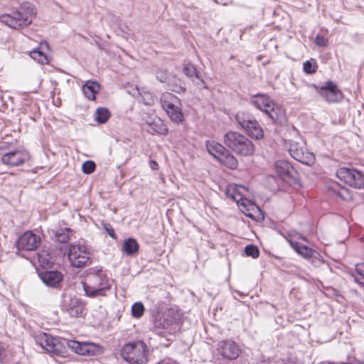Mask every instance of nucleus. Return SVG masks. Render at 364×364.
<instances>
[{"label": "nucleus", "instance_id": "20", "mask_svg": "<svg viewBox=\"0 0 364 364\" xmlns=\"http://www.w3.org/2000/svg\"><path fill=\"white\" fill-rule=\"evenodd\" d=\"M39 277L48 287L58 288L63 280V274L58 271H45L41 272Z\"/></svg>", "mask_w": 364, "mask_h": 364}, {"label": "nucleus", "instance_id": "14", "mask_svg": "<svg viewBox=\"0 0 364 364\" xmlns=\"http://www.w3.org/2000/svg\"><path fill=\"white\" fill-rule=\"evenodd\" d=\"M62 310L67 312L71 317L77 318L82 316L85 310L83 302L77 297L64 294L63 295Z\"/></svg>", "mask_w": 364, "mask_h": 364}, {"label": "nucleus", "instance_id": "15", "mask_svg": "<svg viewBox=\"0 0 364 364\" xmlns=\"http://www.w3.org/2000/svg\"><path fill=\"white\" fill-rule=\"evenodd\" d=\"M35 340L42 349L49 353L58 355L62 352L61 344L50 335L41 332L36 335Z\"/></svg>", "mask_w": 364, "mask_h": 364}, {"label": "nucleus", "instance_id": "12", "mask_svg": "<svg viewBox=\"0 0 364 364\" xmlns=\"http://www.w3.org/2000/svg\"><path fill=\"white\" fill-rule=\"evenodd\" d=\"M289 151L295 160L304 164L311 165L314 163V155L306 151L303 141H290Z\"/></svg>", "mask_w": 364, "mask_h": 364}, {"label": "nucleus", "instance_id": "13", "mask_svg": "<svg viewBox=\"0 0 364 364\" xmlns=\"http://www.w3.org/2000/svg\"><path fill=\"white\" fill-rule=\"evenodd\" d=\"M317 93L328 103H336L342 100L343 95L336 85L328 81L323 86L314 85Z\"/></svg>", "mask_w": 364, "mask_h": 364}, {"label": "nucleus", "instance_id": "41", "mask_svg": "<svg viewBox=\"0 0 364 364\" xmlns=\"http://www.w3.org/2000/svg\"><path fill=\"white\" fill-rule=\"evenodd\" d=\"M315 43L321 47H325L328 44V40L322 36L318 35L315 38Z\"/></svg>", "mask_w": 364, "mask_h": 364}, {"label": "nucleus", "instance_id": "33", "mask_svg": "<svg viewBox=\"0 0 364 364\" xmlns=\"http://www.w3.org/2000/svg\"><path fill=\"white\" fill-rule=\"evenodd\" d=\"M144 306L141 302H136L132 307V315L136 318H141L144 313Z\"/></svg>", "mask_w": 364, "mask_h": 364}, {"label": "nucleus", "instance_id": "25", "mask_svg": "<svg viewBox=\"0 0 364 364\" xmlns=\"http://www.w3.org/2000/svg\"><path fill=\"white\" fill-rule=\"evenodd\" d=\"M139 249V245L134 238H128L123 242L122 247V252L127 256H132L136 254Z\"/></svg>", "mask_w": 364, "mask_h": 364}, {"label": "nucleus", "instance_id": "18", "mask_svg": "<svg viewBox=\"0 0 364 364\" xmlns=\"http://www.w3.org/2000/svg\"><path fill=\"white\" fill-rule=\"evenodd\" d=\"M28 158L26 151L17 150L4 154L1 157L3 164L9 166H17L23 164Z\"/></svg>", "mask_w": 364, "mask_h": 364}, {"label": "nucleus", "instance_id": "44", "mask_svg": "<svg viewBox=\"0 0 364 364\" xmlns=\"http://www.w3.org/2000/svg\"><path fill=\"white\" fill-rule=\"evenodd\" d=\"M5 358V351L0 347V361H2Z\"/></svg>", "mask_w": 364, "mask_h": 364}, {"label": "nucleus", "instance_id": "2", "mask_svg": "<svg viewBox=\"0 0 364 364\" xmlns=\"http://www.w3.org/2000/svg\"><path fill=\"white\" fill-rule=\"evenodd\" d=\"M36 14L34 6L29 2H24L16 11L2 15L0 21L12 28L18 29L29 26Z\"/></svg>", "mask_w": 364, "mask_h": 364}, {"label": "nucleus", "instance_id": "32", "mask_svg": "<svg viewBox=\"0 0 364 364\" xmlns=\"http://www.w3.org/2000/svg\"><path fill=\"white\" fill-rule=\"evenodd\" d=\"M71 232V230L69 228L62 229L55 232V237L58 242L64 243L70 240Z\"/></svg>", "mask_w": 364, "mask_h": 364}, {"label": "nucleus", "instance_id": "7", "mask_svg": "<svg viewBox=\"0 0 364 364\" xmlns=\"http://www.w3.org/2000/svg\"><path fill=\"white\" fill-rule=\"evenodd\" d=\"M160 102L171 121L177 124L183 122V115L179 107V100L176 95L171 92H164Z\"/></svg>", "mask_w": 364, "mask_h": 364}, {"label": "nucleus", "instance_id": "45", "mask_svg": "<svg viewBox=\"0 0 364 364\" xmlns=\"http://www.w3.org/2000/svg\"><path fill=\"white\" fill-rule=\"evenodd\" d=\"M108 233L112 237H114V232L112 229L110 231L109 230Z\"/></svg>", "mask_w": 364, "mask_h": 364}, {"label": "nucleus", "instance_id": "24", "mask_svg": "<svg viewBox=\"0 0 364 364\" xmlns=\"http://www.w3.org/2000/svg\"><path fill=\"white\" fill-rule=\"evenodd\" d=\"M206 149L210 154L219 160L224 153H227V149L222 144L215 141H207Z\"/></svg>", "mask_w": 364, "mask_h": 364}, {"label": "nucleus", "instance_id": "17", "mask_svg": "<svg viewBox=\"0 0 364 364\" xmlns=\"http://www.w3.org/2000/svg\"><path fill=\"white\" fill-rule=\"evenodd\" d=\"M41 239L32 232H24L19 238L17 246L19 250L32 251L39 245Z\"/></svg>", "mask_w": 364, "mask_h": 364}, {"label": "nucleus", "instance_id": "39", "mask_svg": "<svg viewBox=\"0 0 364 364\" xmlns=\"http://www.w3.org/2000/svg\"><path fill=\"white\" fill-rule=\"evenodd\" d=\"M171 77L166 70H159L156 73V78L161 82L168 84V79Z\"/></svg>", "mask_w": 364, "mask_h": 364}, {"label": "nucleus", "instance_id": "35", "mask_svg": "<svg viewBox=\"0 0 364 364\" xmlns=\"http://www.w3.org/2000/svg\"><path fill=\"white\" fill-rule=\"evenodd\" d=\"M304 71L307 74H313L316 72L317 65L314 60H306L303 63Z\"/></svg>", "mask_w": 364, "mask_h": 364}, {"label": "nucleus", "instance_id": "4", "mask_svg": "<svg viewBox=\"0 0 364 364\" xmlns=\"http://www.w3.org/2000/svg\"><path fill=\"white\" fill-rule=\"evenodd\" d=\"M148 348L144 342L136 341L124 344L120 350L124 360L132 364H144L147 362Z\"/></svg>", "mask_w": 364, "mask_h": 364}, {"label": "nucleus", "instance_id": "5", "mask_svg": "<svg viewBox=\"0 0 364 364\" xmlns=\"http://www.w3.org/2000/svg\"><path fill=\"white\" fill-rule=\"evenodd\" d=\"M250 102L258 109L267 114L274 122H278L283 116L282 107L276 104L269 96L264 94L252 95Z\"/></svg>", "mask_w": 364, "mask_h": 364}, {"label": "nucleus", "instance_id": "16", "mask_svg": "<svg viewBox=\"0 0 364 364\" xmlns=\"http://www.w3.org/2000/svg\"><path fill=\"white\" fill-rule=\"evenodd\" d=\"M217 350L223 358L228 360L236 359L240 351L237 344L230 340L218 342Z\"/></svg>", "mask_w": 364, "mask_h": 364}, {"label": "nucleus", "instance_id": "29", "mask_svg": "<svg viewBox=\"0 0 364 364\" xmlns=\"http://www.w3.org/2000/svg\"><path fill=\"white\" fill-rule=\"evenodd\" d=\"M218 161L229 168L235 169L237 167V160L228 149L227 153H224Z\"/></svg>", "mask_w": 364, "mask_h": 364}, {"label": "nucleus", "instance_id": "9", "mask_svg": "<svg viewBox=\"0 0 364 364\" xmlns=\"http://www.w3.org/2000/svg\"><path fill=\"white\" fill-rule=\"evenodd\" d=\"M235 119L238 124L252 138L262 139L264 133L258 122L250 115L244 112H237Z\"/></svg>", "mask_w": 364, "mask_h": 364}, {"label": "nucleus", "instance_id": "23", "mask_svg": "<svg viewBox=\"0 0 364 364\" xmlns=\"http://www.w3.org/2000/svg\"><path fill=\"white\" fill-rule=\"evenodd\" d=\"M100 90V85L95 81L87 80L82 86V91L90 100H95V95Z\"/></svg>", "mask_w": 364, "mask_h": 364}, {"label": "nucleus", "instance_id": "40", "mask_svg": "<svg viewBox=\"0 0 364 364\" xmlns=\"http://www.w3.org/2000/svg\"><path fill=\"white\" fill-rule=\"evenodd\" d=\"M333 191L341 198L343 200H346L348 198V190L346 188H338V190H336V188H333Z\"/></svg>", "mask_w": 364, "mask_h": 364}, {"label": "nucleus", "instance_id": "3", "mask_svg": "<svg viewBox=\"0 0 364 364\" xmlns=\"http://www.w3.org/2000/svg\"><path fill=\"white\" fill-rule=\"evenodd\" d=\"M224 144L232 151L242 156L252 155L255 146L252 142L244 135L230 131L223 137Z\"/></svg>", "mask_w": 364, "mask_h": 364}, {"label": "nucleus", "instance_id": "38", "mask_svg": "<svg viewBox=\"0 0 364 364\" xmlns=\"http://www.w3.org/2000/svg\"><path fill=\"white\" fill-rule=\"evenodd\" d=\"M95 168V164L92 161H87L83 163L82 170L86 174L92 173Z\"/></svg>", "mask_w": 364, "mask_h": 364}, {"label": "nucleus", "instance_id": "36", "mask_svg": "<svg viewBox=\"0 0 364 364\" xmlns=\"http://www.w3.org/2000/svg\"><path fill=\"white\" fill-rule=\"evenodd\" d=\"M358 277H355V281L360 284L364 285V264H358L355 267Z\"/></svg>", "mask_w": 364, "mask_h": 364}, {"label": "nucleus", "instance_id": "42", "mask_svg": "<svg viewBox=\"0 0 364 364\" xmlns=\"http://www.w3.org/2000/svg\"><path fill=\"white\" fill-rule=\"evenodd\" d=\"M146 95H147V99H146V101L144 102V103L146 105H150L154 102V100L150 93H147Z\"/></svg>", "mask_w": 364, "mask_h": 364}, {"label": "nucleus", "instance_id": "21", "mask_svg": "<svg viewBox=\"0 0 364 364\" xmlns=\"http://www.w3.org/2000/svg\"><path fill=\"white\" fill-rule=\"evenodd\" d=\"M173 321L168 318H156L153 323V331L158 335L165 336L166 333H171L176 328H173Z\"/></svg>", "mask_w": 364, "mask_h": 364}, {"label": "nucleus", "instance_id": "22", "mask_svg": "<svg viewBox=\"0 0 364 364\" xmlns=\"http://www.w3.org/2000/svg\"><path fill=\"white\" fill-rule=\"evenodd\" d=\"M145 124L148 127L147 131L149 132L162 135H166L168 134V129L164 121L156 116L149 117V118L145 120Z\"/></svg>", "mask_w": 364, "mask_h": 364}, {"label": "nucleus", "instance_id": "10", "mask_svg": "<svg viewBox=\"0 0 364 364\" xmlns=\"http://www.w3.org/2000/svg\"><path fill=\"white\" fill-rule=\"evenodd\" d=\"M67 346L74 353L83 356H95L103 353L101 346L92 342L70 340L67 342Z\"/></svg>", "mask_w": 364, "mask_h": 364}, {"label": "nucleus", "instance_id": "46", "mask_svg": "<svg viewBox=\"0 0 364 364\" xmlns=\"http://www.w3.org/2000/svg\"><path fill=\"white\" fill-rule=\"evenodd\" d=\"M299 237H300V238H301L303 240H306V239H305V237H303V236H302V235H299Z\"/></svg>", "mask_w": 364, "mask_h": 364}, {"label": "nucleus", "instance_id": "6", "mask_svg": "<svg viewBox=\"0 0 364 364\" xmlns=\"http://www.w3.org/2000/svg\"><path fill=\"white\" fill-rule=\"evenodd\" d=\"M247 190L242 186L230 184L227 186L225 194L228 198L235 201L240 210L247 216L252 217L250 212L258 208L251 200L246 198Z\"/></svg>", "mask_w": 364, "mask_h": 364}, {"label": "nucleus", "instance_id": "19", "mask_svg": "<svg viewBox=\"0 0 364 364\" xmlns=\"http://www.w3.org/2000/svg\"><path fill=\"white\" fill-rule=\"evenodd\" d=\"M275 169L277 174L282 178V179L287 183H291L294 178L296 171L287 161L279 160L277 161L275 164Z\"/></svg>", "mask_w": 364, "mask_h": 364}, {"label": "nucleus", "instance_id": "31", "mask_svg": "<svg viewBox=\"0 0 364 364\" xmlns=\"http://www.w3.org/2000/svg\"><path fill=\"white\" fill-rule=\"evenodd\" d=\"M31 57L41 64L48 63V58L46 55L38 48L33 49L30 53Z\"/></svg>", "mask_w": 364, "mask_h": 364}, {"label": "nucleus", "instance_id": "1", "mask_svg": "<svg viewBox=\"0 0 364 364\" xmlns=\"http://www.w3.org/2000/svg\"><path fill=\"white\" fill-rule=\"evenodd\" d=\"M82 284L85 294L90 298L105 296V291L111 287L105 271L98 267L89 270Z\"/></svg>", "mask_w": 364, "mask_h": 364}, {"label": "nucleus", "instance_id": "8", "mask_svg": "<svg viewBox=\"0 0 364 364\" xmlns=\"http://www.w3.org/2000/svg\"><path fill=\"white\" fill-rule=\"evenodd\" d=\"M68 257L73 267L80 268L89 263L90 253L84 245L71 244L68 247Z\"/></svg>", "mask_w": 364, "mask_h": 364}, {"label": "nucleus", "instance_id": "11", "mask_svg": "<svg viewBox=\"0 0 364 364\" xmlns=\"http://www.w3.org/2000/svg\"><path fill=\"white\" fill-rule=\"evenodd\" d=\"M337 176L345 183L355 188L364 187V175L362 172L349 168H341L337 171Z\"/></svg>", "mask_w": 364, "mask_h": 364}, {"label": "nucleus", "instance_id": "34", "mask_svg": "<svg viewBox=\"0 0 364 364\" xmlns=\"http://www.w3.org/2000/svg\"><path fill=\"white\" fill-rule=\"evenodd\" d=\"M183 70V73H185V75L187 77H188L190 78H192L194 77L199 78V75H198V72L196 71V68H195V66L193 64L188 63V64L185 65Z\"/></svg>", "mask_w": 364, "mask_h": 364}, {"label": "nucleus", "instance_id": "27", "mask_svg": "<svg viewBox=\"0 0 364 364\" xmlns=\"http://www.w3.org/2000/svg\"><path fill=\"white\" fill-rule=\"evenodd\" d=\"M37 258L39 264L42 267L50 266L54 262L53 252L49 251V250L43 249L41 252H38Z\"/></svg>", "mask_w": 364, "mask_h": 364}, {"label": "nucleus", "instance_id": "26", "mask_svg": "<svg viewBox=\"0 0 364 364\" xmlns=\"http://www.w3.org/2000/svg\"><path fill=\"white\" fill-rule=\"evenodd\" d=\"M290 245L291 247L299 255H301L304 258H310L314 255L315 251L309 247L301 245L299 242L294 241L292 240H289Z\"/></svg>", "mask_w": 364, "mask_h": 364}, {"label": "nucleus", "instance_id": "30", "mask_svg": "<svg viewBox=\"0 0 364 364\" xmlns=\"http://www.w3.org/2000/svg\"><path fill=\"white\" fill-rule=\"evenodd\" d=\"M110 117L109 111L105 107H99L95 111V119L99 124L105 123Z\"/></svg>", "mask_w": 364, "mask_h": 364}, {"label": "nucleus", "instance_id": "43", "mask_svg": "<svg viewBox=\"0 0 364 364\" xmlns=\"http://www.w3.org/2000/svg\"><path fill=\"white\" fill-rule=\"evenodd\" d=\"M150 167L153 170H157L159 168V165L156 163V161L151 160V161H150Z\"/></svg>", "mask_w": 364, "mask_h": 364}, {"label": "nucleus", "instance_id": "37", "mask_svg": "<svg viewBox=\"0 0 364 364\" xmlns=\"http://www.w3.org/2000/svg\"><path fill=\"white\" fill-rule=\"evenodd\" d=\"M245 252L247 256H250L252 258H257L259 257L258 248L252 245H248L245 248Z\"/></svg>", "mask_w": 364, "mask_h": 364}, {"label": "nucleus", "instance_id": "28", "mask_svg": "<svg viewBox=\"0 0 364 364\" xmlns=\"http://www.w3.org/2000/svg\"><path fill=\"white\" fill-rule=\"evenodd\" d=\"M167 85L171 90L176 93L184 92L186 91L183 81L175 75H171V77L168 79Z\"/></svg>", "mask_w": 364, "mask_h": 364}]
</instances>
